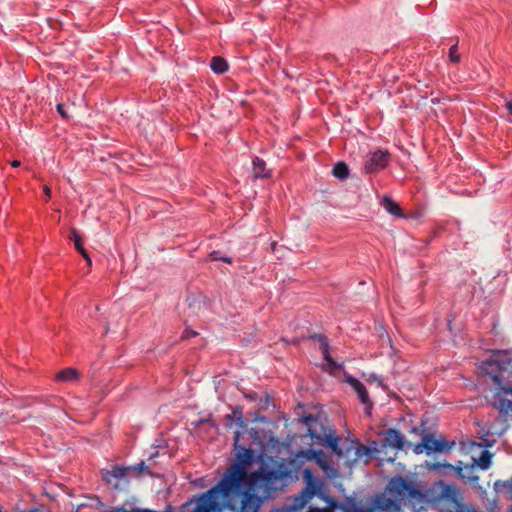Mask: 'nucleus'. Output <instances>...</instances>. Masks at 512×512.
Instances as JSON below:
<instances>
[{
  "label": "nucleus",
  "instance_id": "412c9836",
  "mask_svg": "<svg viewBox=\"0 0 512 512\" xmlns=\"http://www.w3.org/2000/svg\"><path fill=\"white\" fill-rule=\"evenodd\" d=\"M311 453V457L312 459H315L317 461V463H319L322 467H325L326 466V460H325V456H324V453L322 450H317V451H309Z\"/></svg>",
  "mask_w": 512,
  "mask_h": 512
},
{
  "label": "nucleus",
  "instance_id": "4c0bfd02",
  "mask_svg": "<svg viewBox=\"0 0 512 512\" xmlns=\"http://www.w3.org/2000/svg\"><path fill=\"white\" fill-rule=\"evenodd\" d=\"M387 461H388V462H394V458H393V457H388V458H387Z\"/></svg>",
  "mask_w": 512,
  "mask_h": 512
},
{
  "label": "nucleus",
  "instance_id": "ea45409f",
  "mask_svg": "<svg viewBox=\"0 0 512 512\" xmlns=\"http://www.w3.org/2000/svg\"><path fill=\"white\" fill-rule=\"evenodd\" d=\"M227 418H228L229 420H232V415H227Z\"/></svg>",
  "mask_w": 512,
  "mask_h": 512
},
{
  "label": "nucleus",
  "instance_id": "72a5a7b5",
  "mask_svg": "<svg viewBox=\"0 0 512 512\" xmlns=\"http://www.w3.org/2000/svg\"><path fill=\"white\" fill-rule=\"evenodd\" d=\"M414 433H422L424 431V429H422L421 427H414L413 430H412Z\"/></svg>",
  "mask_w": 512,
  "mask_h": 512
},
{
  "label": "nucleus",
  "instance_id": "c756f323",
  "mask_svg": "<svg viewBox=\"0 0 512 512\" xmlns=\"http://www.w3.org/2000/svg\"><path fill=\"white\" fill-rule=\"evenodd\" d=\"M307 512H331L329 509L327 508H323V509H320V508H310Z\"/></svg>",
  "mask_w": 512,
  "mask_h": 512
},
{
  "label": "nucleus",
  "instance_id": "4468645a",
  "mask_svg": "<svg viewBox=\"0 0 512 512\" xmlns=\"http://www.w3.org/2000/svg\"><path fill=\"white\" fill-rule=\"evenodd\" d=\"M381 205L389 214L404 217L400 206L392 198L388 196L383 197Z\"/></svg>",
  "mask_w": 512,
  "mask_h": 512
},
{
  "label": "nucleus",
  "instance_id": "f704fd0d",
  "mask_svg": "<svg viewBox=\"0 0 512 512\" xmlns=\"http://www.w3.org/2000/svg\"><path fill=\"white\" fill-rule=\"evenodd\" d=\"M506 108L512 114V102H507L506 103Z\"/></svg>",
  "mask_w": 512,
  "mask_h": 512
},
{
  "label": "nucleus",
  "instance_id": "9d476101",
  "mask_svg": "<svg viewBox=\"0 0 512 512\" xmlns=\"http://www.w3.org/2000/svg\"><path fill=\"white\" fill-rule=\"evenodd\" d=\"M303 422L307 426L308 435L315 441L316 436H313L314 430L317 434H321V432H328L327 428L319 421V419L311 414L304 416Z\"/></svg>",
  "mask_w": 512,
  "mask_h": 512
},
{
  "label": "nucleus",
  "instance_id": "0eeeda50",
  "mask_svg": "<svg viewBox=\"0 0 512 512\" xmlns=\"http://www.w3.org/2000/svg\"><path fill=\"white\" fill-rule=\"evenodd\" d=\"M391 155L387 150H375L370 152L364 164L367 174H375L384 169L390 162Z\"/></svg>",
  "mask_w": 512,
  "mask_h": 512
},
{
  "label": "nucleus",
  "instance_id": "cd10ccee",
  "mask_svg": "<svg viewBox=\"0 0 512 512\" xmlns=\"http://www.w3.org/2000/svg\"><path fill=\"white\" fill-rule=\"evenodd\" d=\"M196 335V332L192 331V330H188L186 329L184 332H183V335H182V338L185 339V338H190V337H193Z\"/></svg>",
  "mask_w": 512,
  "mask_h": 512
},
{
  "label": "nucleus",
  "instance_id": "7c9ffc66",
  "mask_svg": "<svg viewBox=\"0 0 512 512\" xmlns=\"http://www.w3.org/2000/svg\"><path fill=\"white\" fill-rule=\"evenodd\" d=\"M44 193L46 195V200H48L51 197V190L48 186H44Z\"/></svg>",
  "mask_w": 512,
  "mask_h": 512
},
{
  "label": "nucleus",
  "instance_id": "39448f33",
  "mask_svg": "<svg viewBox=\"0 0 512 512\" xmlns=\"http://www.w3.org/2000/svg\"><path fill=\"white\" fill-rule=\"evenodd\" d=\"M455 442H448L445 438H435L432 433H425L419 443L415 444L413 451L416 454L425 452L427 455H431L435 452H448L450 451Z\"/></svg>",
  "mask_w": 512,
  "mask_h": 512
},
{
  "label": "nucleus",
  "instance_id": "c85d7f7f",
  "mask_svg": "<svg viewBox=\"0 0 512 512\" xmlns=\"http://www.w3.org/2000/svg\"><path fill=\"white\" fill-rule=\"evenodd\" d=\"M303 476L307 481H310V479L312 478V473L310 470L305 469L303 472Z\"/></svg>",
  "mask_w": 512,
  "mask_h": 512
},
{
  "label": "nucleus",
  "instance_id": "a878e982",
  "mask_svg": "<svg viewBox=\"0 0 512 512\" xmlns=\"http://www.w3.org/2000/svg\"><path fill=\"white\" fill-rule=\"evenodd\" d=\"M56 108H57V111H58V113L61 115V117H62V118H64V119H69V117H70V116H69V113H68V111L65 109V107H64V105H63V104H61V103L57 104V107H56Z\"/></svg>",
  "mask_w": 512,
  "mask_h": 512
},
{
  "label": "nucleus",
  "instance_id": "dca6fc26",
  "mask_svg": "<svg viewBox=\"0 0 512 512\" xmlns=\"http://www.w3.org/2000/svg\"><path fill=\"white\" fill-rule=\"evenodd\" d=\"M210 67L213 72L223 74L228 70V63L224 58L215 56L211 59Z\"/></svg>",
  "mask_w": 512,
  "mask_h": 512
},
{
  "label": "nucleus",
  "instance_id": "2f4dec72",
  "mask_svg": "<svg viewBox=\"0 0 512 512\" xmlns=\"http://www.w3.org/2000/svg\"><path fill=\"white\" fill-rule=\"evenodd\" d=\"M209 421H210V419H209V418H207V419H199V420L195 423V425H196V426H199V425H201V424H203V423H206V422H209Z\"/></svg>",
  "mask_w": 512,
  "mask_h": 512
},
{
  "label": "nucleus",
  "instance_id": "bb28decb",
  "mask_svg": "<svg viewBox=\"0 0 512 512\" xmlns=\"http://www.w3.org/2000/svg\"><path fill=\"white\" fill-rule=\"evenodd\" d=\"M134 470H136L138 473H141L143 472L144 470L147 469L145 463L142 461L141 463H138L137 465H135L133 467Z\"/></svg>",
  "mask_w": 512,
  "mask_h": 512
},
{
  "label": "nucleus",
  "instance_id": "a19ab883",
  "mask_svg": "<svg viewBox=\"0 0 512 512\" xmlns=\"http://www.w3.org/2000/svg\"><path fill=\"white\" fill-rule=\"evenodd\" d=\"M30 512H39L37 509H32Z\"/></svg>",
  "mask_w": 512,
  "mask_h": 512
},
{
  "label": "nucleus",
  "instance_id": "2eb2a0df",
  "mask_svg": "<svg viewBox=\"0 0 512 512\" xmlns=\"http://www.w3.org/2000/svg\"><path fill=\"white\" fill-rule=\"evenodd\" d=\"M56 379L62 382H76L79 379V372L74 368H65L57 373Z\"/></svg>",
  "mask_w": 512,
  "mask_h": 512
},
{
  "label": "nucleus",
  "instance_id": "79ce46f5",
  "mask_svg": "<svg viewBox=\"0 0 512 512\" xmlns=\"http://www.w3.org/2000/svg\"><path fill=\"white\" fill-rule=\"evenodd\" d=\"M0 512H2V510H0Z\"/></svg>",
  "mask_w": 512,
  "mask_h": 512
},
{
  "label": "nucleus",
  "instance_id": "20e7f679",
  "mask_svg": "<svg viewBox=\"0 0 512 512\" xmlns=\"http://www.w3.org/2000/svg\"><path fill=\"white\" fill-rule=\"evenodd\" d=\"M441 497L446 502V507L441 508L439 512H478L473 506L464 502L461 491L454 484H445ZM496 506V500L493 499L487 509L489 512H495ZM506 512H512V505Z\"/></svg>",
  "mask_w": 512,
  "mask_h": 512
},
{
  "label": "nucleus",
  "instance_id": "58836bf2",
  "mask_svg": "<svg viewBox=\"0 0 512 512\" xmlns=\"http://www.w3.org/2000/svg\"><path fill=\"white\" fill-rule=\"evenodd\" d=\"M270 512H281L279 509L272 510Z\"/></svg>",
  "mask_w": 512,
  "mask_h": 512
},
{
  "label": "nucleus",
  "instance_id": "c9c22d12",
  "mask_svg": "<svg viewBox=\"0 0 512 512\" xmlns=\"http://www.w3.org/2000/svg\"><path fill=\"white\" fill-rule=\"evenodd\" d=\"M20 164H21V163H20V161H18V160H14V161H12V162H11V165H12L13 167H19V166H20Z\"/></svg>",
  "mask_w": 512,
  "mask_h": 512
},
{
  "label": "nucleus",
  "instance_id": "9b49d317",
  "mask_svg": "<svg viewBox=\"0 0 512 512\" xmlns=\"http://www.w3.org/2000/svg\"><path fill=\"white\" fill-rule=\"evenodd\" d=\"M347 383H349L351 387L354 389V391L357 393L359 400L361 401L362 404L371 406L368 391L363 383H361L358 379L354 377H348Z\"/></svg>",
  "mask_w": 512,
  "mask_h": 512
},
{
  "label": "nucleus",
  "instance_id": "393cba45",
  "mask_svg": "<svg viewBox=\"0 0 512 512\" xmlns=\"http://www.w3.org/2000/svg\"><path fill=\"white\" fill-rule=\"evenodd\" d=\"M210 258L213 261L221 260V261L226 262V263H231V259L229 257L220 256V252L219 251H212L210 253Z\"/></svg>",
  "mask_w": 512,
  "mask_h": 512
},
{
  "label": "nucleus",
  "instance_id": "a211bd4d",
  "mask_svg": "<svg viewBox=\"0 0 512 512\" xmlns=\"http://www.w3.org/2000/svg\"><path fill=\"white\" fill-rule=\"evenodd\" d=\"M332 174L340 179L344 180L349 176V168L346 163L344 162H338L334 165Z\"/></svg>",
  "mask_w": 512,
  "mask_h": 512
},
{
  "label": "nucleus",
  "instance_id": "5701e85b",
  "mask_svg": "<svg viewBox=\"0 0 512 512\" xmlns=\"http://www.w3.org/2000/svg\"><path fill=\"white\" fill-rule=\"evenodd\" d=\"M322 355L331 369L336 370V369L340 368V365L336 361H334L332 359V357L330 356L329 349H327V354H322Z\"/></svg>",
  "mask_w": 512,
  "mask_h": 512
},
{
  "label": "nucleus",
  "instance_id": "aec40b11",
  "mask_svg": "<svg viewBox=\"0 0 512 512\" xmlns=\"http://www.w3.org/2000/svg\"><path fill=\"white\" fill-rule=\"evenodd\" d=\"M311 339L317 341L320 344V350L322 354H327V349H329V344L326 336L322 334H313L311 335Z\"/></svg>",
  "mask_w": 512,
  "mask_h": 512
},
{
  "label": "nucleus",
  "instance_id": "6e6552de",
  "mask_svg": "<svg viewBox=\"0 0 512 512\" xmlns=\"http://www.w3.org/2000/svg\"><path fill=\"white\" fill-rule=\"evenodd\" d=\"M384 437L381 440L382 448H393L396 451L402 450L406 444L405 437L403 434L394 429L389 428L383 433Z\"/></svg>",
  "mask_w": 512,
  "mask_h": 512
},
{
  "label": "nucleus",
  "instance_id": "7ed1b4c3",
  "mask_svg": "<svg viewBox=\"0 0 512 512\" xmlns=\"http://www.w3.org/2000/svg\"><path fill=\"white\" fill-rule=\"evenodd\" d=\"M481 373L491 377L496 386L497 398L493 406L501 414L512 411V352L509 350L493 351L490 358L483 361Z\"/></svg>",
  "mask_w": 512,
  "mask_h": 512
},
{
  "label": "nucleus",
  "instance_id": "423d86ee",
  "mask_svg": "<svg viewBox=\"0 0 512 512\" xmlns=\"http://www.w3.org/2000/svg\"><path fill=\"white\" fill-rule=\"evenodd\" d=\"M434 469L446 468L449 470H453L457 473L458 477L464 482L471 484L479 489H482L478 485L479 477L475 475V465L472 463L471 465L463 466L462 461H459L456 465H452L450 463H440L436 462L433 464Z\"/></svg>",
  "mask_w": 512,
  "mask_h": 512
},
{
  "label": "nucleus",
  "instance_id": "6ab92c4d",
  "mask_svg": "<svg viewBox=\"0 0 512 512\" xmlns=\"http://www.w3.org/2000/svg\"><path fill=\"white\" fill-rule=\"evenodd\" d=\"M128 468L125 467H114L111 471H108L105 479L110 482L111 477L116 479H122L126 477Z\"/></svg>",
  "mask_w": 512,
  "mask_h": 512
},
{
  "label": "nucleus",
  "instance_id": "f03ea898",
  "mask_svg": "<svg viewBox=\"0 0 512 512\" xmlns=\"http://www.w3.org/2000/svg\"><path fill=\"white\" fill-rule=\"evenodd\" d=\"M387 490L394 499L388 498L384 493L363 497L353 493L345 496L341 502L331 499L329 505L341 512H400V500L414 498L419 494L413 484L402 476L392 477L387 485Z\"/></svg>",
  "mask_w": 512,
  "mask_h": 512
},
{
  "label": "nucleus",
  "instance_id": "ddd939ff",
  "mask_svg": "<svg viewBox=\"0 0 512 512\" xmlns=\"http://www.w3.org/2000/svg\"><path fill=\"white\" fill-rule=\"evenodd\" d=\"M253 176L255 178H268L270 177V170L266 168V163L259 157H255L252 161Z\"/></svg>",
  "mask_w": 512,
  "mask_h": 512
},
{
  "label": "nucleus",
  "instance_id": "f3484780",
  "mask_svg": "<svg viewBox=\"0 0 512 512\" xmlns=\"http://www.w3.org/2000/svg\"><path fill=\"white\" fill-rule=\"evenodd\" d=\"M491 458L492 454L488 450H482L480 457L478 459H473V463L475 466L486 470L491 465Z\"/></svg>",
  "mask_w": 512,
  "mask_h": 512
},
{
  "label": "nucleus",
  "instance_id": "b1692460",
  "mask_svg": "<svg viewBox=\"0 0 512 512\" xmlns=\"http://www.w3.org/2000/svg\"><path fill=\"white\" fill-rule=\"evenodd\" d=\"M363 455L369 456L370 449L362 444H358V446L356 448V456H357V458H361Z\"/></svg>",
  "mask_w": 512,
  "mask_h": 512
},
{
  "label": "nucleus",
  "instance_id": "f257e3e1",
  "mask_svg": "<svg viewBox=\"0 0 512 512\" xmlns=\"http://www.w3.org/2000/svg\"><path fill=\"white\" fill-rule=\"evenodd\" d=\"M238 440L239 432H236V463L209 491L225 512H259L264 500L273 497L277 491L284 473L260 467L248 476L246 467L252 464L254 452L240 445Z\"/></svg>",
  "mask_w": 512,
  "mask_h": 512
},
{
  "label": "nucleus",
  "instance_id": "473e14b6",
  "mask_svg": "<svg viewBox=\"0 0 512 512\" xmlns=\"http://www.w3.org/2000/svg\"><path fill=\"white\" fill-rule=\"evenodd\" d=\"M237 424L240 425L241 427L245 425L243 417L241 415L237 418Z\"/></svg>",
  "mask_w": 512,
  "mask_h": 512
},
{
  "label": "nucleus",
  "instance_id": "4be33fe9",
  "mask_svg": "<svg viewBox=\"0 0 512 512\" xmlns=\"http://www.w3.org/2000/svg\"><path fill=\"white\" fill-rule=\"evenodd\" d=\"M457 50V43L452 45L449 49V58L454 63H458L460 61V54L457 52Z\"/></svg>",
  "mask_w": 512,
  "mask_h": 512
},
{
  "label": "nucleus",
  "instance_id": "e433bc0d",
  "mask_svg": "<svg viewBox=\"0 0 512 512\" xmlns=\"http://www.w3.org/2000/svg\"><path fill=\"white\" fill-rule=\"evenodd\" d=\"M276 246H277V243H276V242H272V243H271V248H272L273 252H275V251H276Z\"/></svg>",
  "mask_w": 512,
  "mask_h": 512
},
{
  "label": "nucleus",
  "instance_id": "f8f14e48",
  "mask_svg": "<svg viewBox=\"0 0 512 512\" xmlns=\"http://www.w3.org/2000/svg\"><path fill=\"white\" fill-rule=\"evenodd\" d=\"M69 238L71 241H73L75 249L83 256L87 263L91 265L92 261L87 251L83 247L80 233L76 229H71Z\"/></svg>",
  "mask_w": 512,
  "mask_h": 512
},
{
  "label": "nucleus",
  "instance_id": "1a4fd4ad",
  "mask_svg": "<svg viewBox=\"0 0 512 512\" xmlns=\"http://www.w3.org/2000/svg\"><path fill=\"white\" fill-rule=\"evenodd\" d=\"M313 436H316V441L318 443L331 449L335 454L339 456L344 455L338 445L340 438L334 436V431L332 429H329V432H321V434H317V432L314 431Z\"/></svg>",
  "mask_w": 512,
  "mask_h": 512
}]
</instances>
